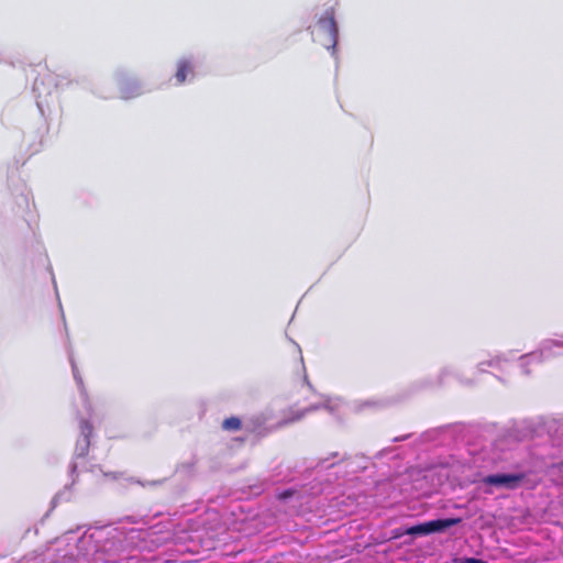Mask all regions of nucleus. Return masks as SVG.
<instances>
[{
	"label": "nucleus",
	"mask_w": 563,
	"mask_h": 563,
	"mask_svg": "<svg viewBox=\"0 0 563 563\" xmlns=\"http://www.w3.org/2000/svg\"><path fill=\"white\" fill-rule=\"evenodd\" d=\"M314 41H318L325 48H331L338 42V26L334 20L333 10L325 11L317 23L316 30L312 32Z\"/></svg>",
	"instance_id": "f257e3e1"
},
{
	"label": "nucleus",
	"mask_w": 563,
	"mask_h": 563,
	"mask_svg": "<svg viewBox=\"0 0 563 563\" xmlns=\"http://www.w3.org/2000/svg\"><path fill=\"white\" fill-rule=\"evenodd\" d=\"M525 474H493L483 478V483L507 489H516L525 479Z\"/></svg>",
	"instance_id": "f03ea898"
},
{
	"label": "nucleus",
	"mask_w": 563,
	"mask_h": 563,
	"mask_svg": "<svg viewBox=\"0 0 563 563\" xmlns=\"http://www.w3.org/2000/svg\"><path fill=\"white\" fill-rule=\"evenodd\" d=\"M461 521V518H446L428 521L429 533L443 531L459 525Z\"/></svg>",
	"instance_id": "7ed1b4c3"
},
{
	"label": "nucleus",
	"mask_w": 563,
	"mask_h": 563,
	"mask_svg": "<svg viewBox=\"0 0 563 563\" xmlns=\"http://www.w3.org/2000/svg\"><path fill=\"white\" fill-rule=\"evenodd\" d=\"M192 74V66L188 60H180L177 65L175 78L178 85L185 82L187 77Z\"/></svg>",
	"instance_id": "20e7f679"
},
{
	"label": "nucleus",
	"mask_w": 563,
	"mask_h": 563,
	"mask_svg": "<svg viewBox=\"0 0 563 563\" xmlns=\"http://www.w3.org/2000/svg\"><path fill=\"white\" fill-rule=\"evenodd\" d=\"M222 428L227 431H238L242 428V422L238 417H230L223 420Z\"/></svg>",
	"instance_id": "39448f33"
},
{
	"label": "nucleus",
	"mask_w": 563,
	"mask_h": 563,
	"mask_svg": "<svg viewBox=\"0 0 563 563\" xmlns=\"http://www.w3.org/2000/svg\"><path fill=\"white\" fill-rule=\"evenodd\" d=\"M405 533L411 534V536L429 534L428 522L412 526V527L408 528Z\"/></svg>",
	"instance_id": "423d86ee"
},
{
	"label": "nucleus",
	"mask_w": 563,
	"mask_h": 563,
	"mask_svg": "<svg viewBox=\"0 0 563 563\" xmlns=\"http://www.w3.org/2000/svg\"><path fill=\"white\" fill-rule=\"evenodd\" d=\"M303 416V413H296L295 416L292 417H289V418H286L285 420H283L279 426H285V424H288V423H291V422H295V421H298L299 419H301V417Z\"/></svg>",
	"instance_id": "0eeeda50"
},
{
	"label": "nucleus",
	"mask_w": 563,
	"mask_h": 563,
	"mask_svg": "<svg viewBox=\"0 0 563 563\" xmlns=\"http://www.w3.org/2000/svg\"><path fill=\"white\" fill-rule=\"evenodd\" d=\"M292 495H294V490L286 489V490H284V492L278 494V499L285 500L287 498H290Z\"/></svg>",
	"instance_id": "6e6552de"
},
{
	"label": "nucleus",
	"mask_w": 563,
	"mask_h": 563,
	"mask_svg": "<svg viewBox=\"0 0 563 563\" xmlns=\"http://www.w3.org/2000/svg\"><path fill=\"white\" fill-rule=\"evenodd\" d=\"M462 563H487V561L475 558H466L462 561Z\"/></svg>",
	"instance_id": "1a4fd4ad"
}]
</instances>
